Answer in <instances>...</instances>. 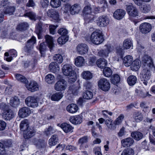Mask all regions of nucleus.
Wrapping results in <instances>:
<instances>
[{
	"label": "nucleus",
	"mask_w": 155,
	"mask_h": 155,
	"mask_svg": "<svg viewBox=\"0 0 155 155\" xmlns=\"http://www.w3.org/2000/svg\"><path fill=\"white\" fill-rule=\"evenodd\" d=\"M25 16L29 17L32 20H35L37 19V17L35 14L32 12H29L24 15Z\"/></svg>",
	"instance_id": "obj_58"
},
{
	"label": "nucleus",
	"mask_w": 155,
	"mask_h": 155,
	"mask_svg": "<svg viewBox=\"0 0 155 155\" xmlns=\"http://www.w3.org/2000/svg\"><path fill=\"white\" fill-rule=\"evenodd\" d=\"M20 103V100L16 96L12 97L10 100V104L13 107H17L19 104Z\"/></svg>",
	"instance_id": "obj_30"
},
{
	"label": "nucleus",
	"mask_w": 155,
	"mask_h": 155,
	"mask_svg": "<svg viewBox=\"0 0 155 155\" xmlns=\"http://www.w3.org/2000/svg\"><path fill=\"white\" fill-rule=\"evenodd\" d=\"M123 46L124 49H128L132 48L133 46L132 41L130 39H125L123 42Z\"/></svg>",
	"instance_id": "obj_29"
},
{
	"label": "nucleus",
	"mask_w": 155,
	"mask_h": 155,
	"mask_svg": "<svg viewBox=\"0 0 155 155\" xmlns=\"http://www.w3.org/2000/svg\"><path fill=\"white\" fill-rule=\"evenodd\" d=\"M97 3L99 4H100L102 5L103 7H101L102 11H104V8H105L107 6V2L106 0H98Z\"/></svg>",
	"instance_id": "obj_64"
},
{
	"label": "nucleus",
	"mask_w": 155,
	"mask_h": 155,
	"mask_svg": "<svg viewBox=\"0 0 155 155\" xmlns=\"http://www.w3.org/2000/svg\"><path fill=\"white\" fill-rule=\"evenodd\" d=\"M47 24H43L41 23H39L36 25L35 32L37 35L39 39L41 38V33L43 31L46 29L48 28Z\"/></svg>",
	"instance_id": "obj_15"
},
{
	"label": "nucleus",
	"mask_w": 155,
	"mask_h": 155,
	"mask_svg": "<svg viewBox=\"0 0 155 155\" xmlns=\"http://www.w3.org/2000/svg\"><path fill=\"white\" fill-rule=\"evenodd\" d=\"M36 38L32 36L31 38L27 42L26 44V51L28 52H30L33 49L34 45L36 43Z\"/></svg>",
	"instance_id": "obj_16"
},
{
	"label": "nucleus",
	"mask_w": 155,
	"mask_h": 155,
	"mask_svg": "<svg viewBox=\"0 0 155 155\" xmlns=\"http://www.w3.org/2000/svg\"><path fill=\"white\" fill-rule=\"evenodd\" d=\"M58 126L60 127L65 133H68L73 132L74 127L70 124L67 123L58 124Z\"/></svg>",
	"instance_id": "obj_18"
},
{
	"label": "nucleus",
	"mask_w": 155,
	"mask_h": 155,
	"mask_svg": "<svg viewBox=\"0 0 155 155\" xmlns=\"http://www.w3.org/2000/svg\"><path fill=\"white\" fill-rule=\"evenodd\" d=\"M82 12L84 15L92 13V8L91 5L88 4L86 5L83 8Z\"/></svg>",
	"instance_id": "obj_46"
},
{
	"label": "nucleus",
	"mask_w": 155,
	"mask_h": 155,
	"mask_svg": "<svg viewBox=\"0 0 155 155\" xmlns=\"http://www.w3.org/2000/svg\"><path fill=\"white\" fill-rule=\"evenodd\" d=\"M47 15L56 21L59 20V15L57 11L53 9H49L47 12Z\"/></svg>",
	"instance_id": "obj_23"
},
{
	"label": "nucleus",
	"mask_w": 155,
	"mask_h": 155,
	"mask_svg": "<svg viewBox=\"0 0 155 155\" xmlns=\"http://www.w3.org/2000/svg\"><path fill=\"white\" fill-rule=\"evenodd\" d=\"M81 7L79 4H75L71 6L70 13L71 15L78 14L81 10Z\"/></svg>",
	"instance_id": "obj_24"
},
{
	"label": "nucleus",
	"mask_w": 155,
	"mask_h": 155,
	"mask_svg": "<svg viewBox=\"0 0 155 155\" xmlns=\"http://www.w3.org/2000/svg\"><path fill=\"white\" fill-rule=\"evenodd\" d=\"M126 10L130 16V19L133 21L135 25L138 23L137 20L134 21L133 18H136L139 16V12L137 8L134 7L133 5L131 3H129L128 5H126Z\"/></svg>",
	"instance_id": "obj_3"
},
{
	"label": "nucleus",
	"mask_w": 155,
	"mask_h": 155,
	"mask_svg": "<svg viewBox=\"0 0 155 155\" xmlns=\"http://www.w3.org/2000/svg\"><path fill=\"white\" fill-rule=\"evenodd\" d=\"M150 69H151L143 67V70L140 74V77L141 81L146 86L147 84V81L149 80L151 77Z\"/></svg>",
	"instance_id": "obj_6"
},
{
	"label": "nucleus",
	"mask_w": 155,
	"mask_h": 155,
	"mask_svg": "<svg viewBox=\"0 0 155 155\" xmlns=\"http://www.w3.org/2000/svg\"><path fill=\"white\" fill-rule=\"evenodd\" d=\"M93 96V94L92 92L87 91L84 93L83 97L84 98L88 100L91 99Z\"/></svg>",
	"instance_id": "obj_55"
},
{
	"label": "nucleus",
	"mask_w": 155,
	"mask_h": 155,
	"mask_svg": "<svg viewBox=\"0 0 155 155\" xmlns=\"http://www.w3.org/2000/svg\"><path fill=\"white\" fill-rule=\"evenodd\" d=\"M68 36H62L58 38V42L60 45H63L68 41Z\"/></svg>",
	"instance_id": "obj_52"
},
{
	"label": "nucleus",
	"mask_w": 155,
	"mask_h": 155,
	"mask_svg": "<svg viewBox=\"0 0 155 155\" xmlns=\"http://www.w3.org/2000/svg\"><path fill=\"white\" fill-rule=\"evenodd\" d=\"M46 47V46L44 43H41L40 44L39 48V49L41 55L43 54V56L44 55Z\"/></svg>",
	"instance_id": "obj_61"
},
{
	"label": "nucleus",
	"mask_w": 155,
	"mask_h": 155,
	"mask_svg": "<svg viewBox=\"0 0 155 155\" xmlns=\"http://www.w3.org/2000/svg\"><path fill=\"white\" fill-rule=\"evenodd\" d=\"M56 131V130L53 127L49 126L48 129H46L45 133L46 135L48 136L53 134Z\"/></svg>",
	"instance_id": "obj_59"
},
{
	"label": "nucleus",
	"mask_w": 155,
	"mask_h": 155,
	"mask_svg": "<svg viewBox=\"0 0 155 155\" xmlns=\"http://www.w3.org/2000/svg\"><path fill=\"white\" fill-rule=\"evenodd\" d=\"M85 59L81 56H78L75 59L74 63L76 66L81 67L83 66L85 64Z\"/></svg>",
	"instance_id": "obj_26"
},
{
	"label": "nucleus",
	"mask_w": 155,
	"mask_h": 155,
	"mask_svg": "<svg viewBox=\"0 0 155 155\" xmlns=\"http://www.w3.org/2000/svg\"><path fill=\"white\" fill-rule=\"evenodd\" d=\"M31 113L30 109L28 107H24L20 109L18 111V115L21 118L28 116Z\"/></svg>",
	"instance_id": "obj_19"
},
{
	"label": "nucleus",
	"mask_w": 155,
	"mask_h": 155,
	"mask_svg": "<svg viewBox=\"0 0 155 155\" xmlns=\"http://www.w3.org/2000/svg\"><path fill=\"white\" fill-rule=\"evenodd\" d=\"M123 114L120 115L114 121V124L116 125H119L121 124L124 118Z\"/></svg>",
	"instance_id": "obj_50"
},
{
	"label": "nucleus",
	"mask_w": 155,
	"mask_h": 155,
	"mask_svg": "<svg viewBox=\"0 0 155 155\" xmlns=\"http://www.w3.org/2000/svg\"><path fill=\"white\" fill-rule=\"evenodd\" d=\"M120 80V76L117 74L113 75L111 78V82L114 84H116L119 83Z\"/></svg>",
	"instance_id": "obj_49"
},
{
	"label": "nucleus",
	"mask_w": 155,
	"mask_h": 155,
	"mask_svg": "<svg viewBox=\"0 0 155 155\" xmlns=\"http://www.w3.org/2000/svg\"><path fill=\"white\" fill-rule=\"evenodd\" d=\"M142 62L143 68L151 69L153 71H155V67L154 65L153 59L150 56L145 55L143 57Z\"/></svg>",
	"instance_id": "obj_8"
},
{
	"label": "nucleus",
	"mask_w": 155,
	"mask_h": 155,
	"mask_svg": "<svg viewBox=\"0 0 155 155\" xmlns=\"http://www.w3.org/2000/svg\"><path fill=\"white\" fill-rule=\"evenodd\" d=\"M109 23V20L107 16L102 15L100 16L97 20V25L101 27H105L107 26Z\"/></svg>",
	"instance_id": "obj_13"
},
{
	"label": "nucleus",
	"mask_w": 155,
	"mask_h": 155,
	"mask_svg": "<svg viewBox=\"0 0 155 155\" xmlns=\"http://www.w3.org/2000/svg\"><path fill=\"white\" fill-rule=\"evenodd\" d=\"M28 25L27 22H23L18 25L16 29L19 31H22L26 30L28 27Z\"/></svg>",
	"instance_id": "obj_48"
},
{
	"label": "nucleus",
	"mask_w": 155,
	"mask_h": 155,
	"mask_svg": "<svg viewBox=\"0 0 155 155\" xmlns=\"http://www.w3.org/2000/svg\"><path fill=\"white\" fill-rule=\"evenodd\" d=\"M90 39L92 42L96 45L101 44L104 41L103 36L100 31H94L91 35Z\"/></svg>",
	"instance_id": "obj_5"
},
{
	"label": "nucleus",
	"mask_w": 155,
	"mask_h": 155,
	"mask_svg": "<svg viewBox=\"0 0 155 155\" xmlns=\"http://www.w3.org/2000/svg\"><path fill=\"white\" fill-rule=\"evenodd\" d=\"M78 109V106L74 104H71L67 106L66 109L69 113L74 114L76 112Z\"/></svg>",
	"instance_id": "obj_25"
},
{
	"label": "nucleus",
	"mask_w": 155,
	"mask_h": 155,
	"mask_svg": "<svg viewBox=\"0 0 155 155\" xmlns=\"http://www.w3.org/2000/svg\"><path fill=\"white\" fill-rule=\"evenodd\" d=\"M3 108L1 110V115L2 118L5 120H9L13 119L15 116V113L9 108V106L5 103L2 104Z\"/></svg>",
	"instance_id": "obj_2"
},
{
	"label": "nucleus",
	"mask_w": 155,
	"mask_h": 155,
	"mask_svg": "<svg viewBox=\"0 0 155 155\" xmlns=\"http://www.w3.org/2000/svg\"><path fill=\"white\" fill-rule=\"evenodd\" d=\"M62 72L64 75L68 77L69 83H71L76 81V73L73 70L71 65L68 64L64 65L62 68Z\"/></svg>",
	"instance_id": "obj_1"
},
{
	"label": "nucleus",
	"mask_w": 155,
	"mask_h": 155,
	"mask_svg": "<svg viewBox=\"0 0 155 155\" xmlns=\"http://www.w3.org/2000/svg\"><path fill=\"white\" fill-rule=\"evenodd\" d=\"M70 121L73 124H79L82 122V117L81 115L71 116L70 118Z\"/></svg>",
	"instance_id": "obj_22"
},
{
	"label": "nucleus",
	"mask_w": 155,
	"mask_h": 155,
	"mask_svg": "<svg viewBox=\"0 0 155 155\" xmlns=\"http://www.w3.org/2000/svg\"><path fill=\"white\" fill-rule=\"evenodd\" d=\"M98 84L99 87L104 91H108L110 87L109 82L105 78L101 79L98 82Z\"/></svg>",
	"instance_id": "obj_11"
},
{
	"label": "nucleus",
	"mask_w": 155,
	"mask_h": 155,
	"mask_svg": "<svg viewBox=\"0 0 155 155\" xmlns=\"http://www.w3.org/2000/svg\"><path fill=\"white\" fill-rule=\"evenodd\" d=\"M88 137L87 136H84L79 139V142L81 144L80 146V148H82L83 144L87 143V142Z\"/></svg>",
	"instance_id": "obj_63"
},
{
	"label": "nucleus",
	"mask_w": 155,
	"mask_h": 155,
	"mask_svg": "<svg viewBox=\"0 0 155 155\" xmlns=\"http://www.w3.org/2000/svg\"><path fill=\"white\" fill-rule=\"evenodd\" d=\"M152 26L149 23L144 22L140 25L139 30L142 33L146 34L150 31Z\"/></svg>",
	"instance_id": "obj_14"
},
{
	"label": "nucleus",
	"mask_w": 155,
	"mask_h": 155,
	"mask_svg": "<svg viewBox=\"0 0 155 155\" xmlns=\"http://www.w3.org/2000/svg\"><path fill=\"white\" fill-rule=\"evenodd\" d=\"M67 83L64 79H61L57 81L55 84L54 88L57 91H62L66 89Z\"/></svg>",
	"instance_id": "obj_10"
},
{
	"label": "nucleus",
	"mask_w": 155,
	"mask_h": 155,
	"mask_svg": "<svg viewBox=\"0 0 155 155\" xmlns=\"http://www.w3.org/2000/svg\"><path fill=\"white\" fill-rule=\"evenodd\" d=\"M81 76L83 79L86 80H89L93 78L92 74L88 71H83L81 74Z\"/></svg>",
	"instance_id": "obj_31"
},
{
	"label": "nucleus",
	"mask_w": 155,
	"mask_h": 155,
	"mask_svg": "<svg viewBox=\"0 0 155 155\" xmlns=\"http://www.w3.org/2000/svg\"><path fill=\"white\" fill-rule=\"evenodd\" d=\"M58 33L62 36H67V35L68 33V31L65 28H62L58 30Z\"/></svg>",
	"instance_id": "obj_62"
},
{
	"label": "nucleus",
	"mask_w": 155,
	"mask_h": 155,
	"mask_svg": "<svg viewBox=\"0 0 155 155\" xmlns=\"http://www.w3.org/2000/svg\"><path fill=\"white\" fill-rule=\"evenodd\" d=\"M97 66L101 68H103L107 65V61L104 59L100 58L96 62Z\"/></svg>",
	"instance_id": "obj_34"
},
{
	"label": "nucleus",
	"mask_w": 155,
	"mask_h": 155,
	"mask_svg": "<svg viewBox=\"0 0 155 155\" xmlns=\"http://www.w3.org/2000/svg\"><path fill=\"white\" fill-rule=\"evenodd\" d=\"M58 140L57 136L53 135L49 140L48 143L51 146H54L57 144Z\"/></svg>",
	"instance_id": "obj_37"
},
{
	"label": "nucleus",
	"mask_w": 155,
	"mask_h": 155,
	"mask_svg": "<svg viewBox=\"0 0 155 155\" xmlns=\"http://www.w3.org/2000/svg\"><path fill=\"white\" fill-rule=\"evenodd\" d=\"M140 9L142 12L146 13L150 12L151 9V7L149 5L145 4L140 7Z\"/></svg>",
	"instance_id": "obj_44"
},
{
	"label": "nucleus",
	"mask_w": 155,
	"mask_h": 155,
	"mask_svg": "<svg viewBox=\"0 0 155 155\" xmlns=\"http://www.w3.org/2000/svg\"><path fill=\"white\" fill-rule=\"evenodd\" d=\"M40 97L36 96H30L28 97L25 100V103L28 106L35 108L38 106V103Z\"/></svg>",
	"instance_id": "obj_7"
},
{
	"label": "nucleus",
	"mask_w": 155,
	"mask_h": 155,
	"mask_svg": "<svg viewBox=\"0 0 155 155\" xmlns=\"http://www.w3.org/2000/svg\"><path fill=\"white\" fill-rule=\"evenodd\" d=\"M134 118L136 121L139 122L142 120L143 116L140 112H136L134 114Z\"/></svg>",
	"instance_id": "obj_60"
},
{
	"label": "nucleus",
	"mask_w": 155,
	"mask_h": 155,
	"mask_svg": "<svg viewBox=\"0 0 155 155\" xmlns=\"http://www.w3.org/2000/svg\"><path fill=\"white\" fill-rule=\"evenodd\" d=\"M134 140L130 137L121 140L122 145L124 147H128L130 146L133 143Z\"/></svg>",
	"instance_id": "obj_28"
},
{
	"label": "nucleus",
	"mask_w": 155,
	"mask_h": 155,
	"mask_svg": "<svg viewBox=\"0 0 155 155\" xmlns=\"http://www.w3.org/2000/svg\"><path fill=\"white\" fill-rule=\"evenodd\" d=\"M10 0H5L0 1L1 5L4 7L3 10L5 14L9 15L13 14L15 10V8L12 5Z\"/></svg>",
	"instance_id": "obj_4"
},
{
	"label": "nucleus",
	"mask_w": 155,
	"mask_h": 155,
	"mask_svg": "<svg viewBox=\"0 0 155 155\" xmlns=\"http://www.w3.org/2000/svg\"><path fill=\"white\" fill-rule=\"evenodd\" d=\"M126 14L125 10L119 9L116 10L113 14L114 18L118 20H120L122 19Z\"/></svg>",
	"instance_id": "obj_21"
},
{
	"label": "nucleus",
	"mask_w": 155,
	"mask_h": 155,
	"mask_svg": "<svg viewBox=\"0 0 155 155\" xmlns=\"http://www.w3.org/2000/svg\"><path fill=\"white\" fill-rule=\"evenodd\" d=\"M105 124L110 130H114L116 129V125L114 124V122L113 123V120L111 119L106 120Z\"/></svg>",
	"instance_id": "obj_42"
},
{
	"label": "nucleus",
	"mask_w": 155,
	"mask_h": 155,
	"mask_svg": "<svg viewBox=\"0 0 155 155\" xmlns=\"http://www.w3.org/2000/svg\"><path fill=\"white\" fill-rule=\"evenodd\" d=\"M46 42L48 45L49 48L50 49L52 48L54 46L53 38L52 37L49 35H46L45 36Z\"/></svg>",
	"instance_id": "obj_36"
},
{
	"label": "nucleus",
	"mask_w": 155,
	"mask_h": 155,
	"mask_svg": "<svg viewBox=\"0 0 155 155\" xmlns=\"http://www.w3.org/2000/svg\"><path fill=\"white\" fill-rule=\"evenodd\" d=\"M35 133V129L32 127H30L24 132L23 137L25 139H29L33 136Z\"/></svg>",
	"instance_id": "obj_17"
},
{
	"label": "nucleus",
	"mask_w": 155,
	"mask_h": 155,
	"mask_svg": "<svg viewBox=\"0 0 155 155\" xmlns=\"http://www.w3.org/2000/svg\"><path fill=\"white\" fill-rule=\"evenodd\" d=\"M131 137L135 140H139L142 138L143 137L142 134L138 131L132 132L131 134Z\"/></svg>",
	"instance_id": "obj_41"
},
{
	"label": "nucleus",
	"mask_w": 155,
	"mask_h": 155,
	"mask_svg": "<svg viewBox=\"0 0 155 155\" xmlns=\"http://www.w3.org/2000/svg\"><path fill=\"white\" fill-rule=\"evenodd\" d=\"M84 88L86 90H91L93 87L92 83L91 82L87 81L83 84Z\"/></svg>",
	"instance_id": "obj_54"
},
{
	"label": "nucleus",
	"mask_w": 155,
	"mask_h": 155,
	"mask_svg": "<svg viewBox=\"0 0 155 155\" xmlns=\"http://www.w3.org/2000/svg\"><path fill=\"white\" fill-rule=\"evenodd\" d=\"M50 4L53 8H56L60 6L61 2L60 0H51Z\"/></svg>",
	"instance_id": "obj_51"
},
{
	"label": "nucleus",
	"mask_w": 155,
	"mask_h": 155,
	"mask_svg": "<svg viewBox=\"0 0 155 155\" xmlns=\"http://www.w3.org/2000/svg\"><path fill=\"white\" fill-rule=\"evenodd\" d=\"M133 61L132 57L130 55H127L124 58L123 63L125 66L127 67L129 66L132 64Z\"/></svg>",
	"instance_id": "obj_35"
},
{
	"label": "nucleus",
	"mask_w": 155,
	"mask_h": 155,
	"mask_svg": "<svg viewBox=\"0 0 155 155\" xmlns=\"http://www.w3.org/2000/svg\"><path fill=\"white\" fill-rule=\"evenodd\" d=\"M115 49L116 56L115 57H113V58L114 60L118 61L119 58L122 54L123 49L122 48L121 46H118L116 47Z\"/></svg>",
	"instance_id": "obj_33"
},
{
	"label": "nucleus",
	"mask_w": 155,
	"mask_h": 155,
	"mask_svg": "<svg viewBox=\"0 0 155 155\" xmlns=\"http://www.w3.org/2000/svg\"><path fill=\"white\" fill-rule=\"evenodd\" d=\"M141 62L140 60L137 59L132 62L130 68L131 70L134 71L138 70L140 67Z\"/></svg>",
	"instance_id": "obj_27"
},
{
	"label": "nucleus",
	"mask_w": 155,
	"mask_h": 155,
	"mask_svg": "<svg viewBox=\"0 0 155 155\" xmlns=\"http://www.w3.org/2000/svg\"><path fill=\"white\" fill-rule=\"evenodd\" d=\"M49 67L50 71L53 73L58 71L60 70L58 65L55 62H51L50 64Z\"/></svg>",
	"instance_id": "obj_32"
},
{
	"label": "nucleus",
	"mask_w": 155,
	"mask_h": 155,
	"mask_svg": "<svg viewBox=\"0 0 155 155\" xmlns=\"http://www.w3.org/2000/svg\"><path fill=\"white\" fill-rule=\"evenodd\" d=\"M137 78L135 76L130 75L127 78V82L128 84L130 86L134 85L137 81Z\"/></svg>",
	"instance_id": "obj_45"
},
{
	"label": "nucleus",
	"mask_w": 155,
	"mask_h": 155,
	"mask_svg": "<svg viewBox=\"0 0 155 155\" xmlns=\"http://www.w3.org/2000/svg\"><path fill=\"white\" fill-rule=\"evenodd\" d=\"M20 130L24 132L28 128L30 127H29L28 126V120L25 119L22 121L20 124Z\"/></svg>",
	"instance_id": "obj_38"
},
{
	"label": "nucleus",
	"mask_w": 155,
	"mask_h": 155,
	"mask_svg": "<svg viewBox=\"0 0 155 155\" xmlns=\"http://www.w3.org/2000/svg\"><path fill=\"white\" fill-rule=\"evenodd\" d=\"M53 60L57 62L58 63H61L63 60V58L62 56L59 54H56L54 55L53 57Z\"/></svg>",
	"instance_id": "obj_53"
},
{
	"label": "nucleus",
	"mask_w": 155,
	"mask_h": 155,
	"mask_svg": "<svg viewBox=\"0 0 155 155\" xmlns=\"http://www.w3.org/2000/svg\"><path fill=\"white\" fill-rule=\"evenodd\" d=\"M63 96L62 93L57 92L51 96V99L53 101H58L61 99Z\"/></svg>",
	"instance_id": "obj_40"
},
{
	"label": "nucleus",
	"mask_w": 155,
	"mask_h": 155,
	"mask_svg": "<svg viewBox=\"0 0 155 155\" xmlns=\"http://www.w3.org/2000/svg\"><path fill=\"white\" fill-rule=\"evenodd\" d=\"M134 150L130 148L124 150L122 153L121 155H134Z\"/></svg>",
	"instance_id": "obj_57"
},
{
	"label": "nucleus",
	"mask_w": 155,
	"mask_h": 155,
	"mask_svg": "<svg viewBox=\"0 0 155 155\" xmlns=\"http://www.w3.org/2000/svg\"><path fill=\"white\" fill-rule=\"evenodd\" d=\"M104 75L106 77H110L112 74V72L111 69L109 67L104 68L103 71Z\"/></svg>",
	"instance_id": "obj_47"
},
{
	"label": "nucleus",
	"mask_w": 155,
	"mask_h": 155,
	"mask_svg": "<svg viewBox=\"0 0 155 155\" xmlns=\"http://www.w3.org/2000/svg\"><path fill=\"white\" fill-rule=\"evenodd\" d=\"M88 47L85 44L81 43L78 45L76 47L77 52L79 54L84 55L87 54L88 51Z\"/></svg>",
	"instance_id": "obj_12"
},
{
	"label": "nucleus",
	"mask_w": 155,
	"mask_h": 155,
	"mask_svg": "<svg viewBox=\"0 0 155 155\" xmlns=\"http://www.w3.org/2000/svg\"><path fill=\"white\" fill-rule=\"evenodd\" d=\"M94 16L92 13L85 15L84 20L86 23H89L93 21L94 20Z\"/></svg>",
	"instance_id": "obj_43"
},
{
	"label": "nucleus",
	"mask_w": 155,
	"mask_h": 155,
	"mask_svg": "<svg viewBox=\"0 0 155 155\" xmlns=\"http://www.w3.org/2000/svg\"><path fill=\"white\" fill-rule=\"evenodd\" d=\"M46 81L48 84H52L54 83L55 78L51 74L47 75L45 78Z\"/></svg>",
	"instance_id": "obj_39"
},
{
	"label": "nucleus",
	"mask_w": 155,
	"mask_h": 155,
	"mask_svg": "<svg viewBox=\"0 0 155 155\" xmlns=\"http://www.w3.org/2000/svg\"><path fill=\"white\" fill-rule=\"evenodd\" d=\"M26 87L29 91L33 92L39 90V86L35 81H31L28 84L26 85Z\"/></svg>",
	"instance_id": "obj_20"
},
{
	"label": "nucleus",
	"mask_w": 155,
	"mask_h": 155,
	"mask_svg": "<svg viewBox=\"0 0 155 155\" xmlns=\"http://www.w3.org/2000/svg\"><path fill=\"white\" fill-rule=\"evenodd\" d=\"M15 77L17 79L21 82L24 83H26L28 82L27 79L25 77L21 75L17 74L15 75Z\"/></svg>",
	"instance_id": "obj_56"
},
{
	"label": "nucleus",
	"mask_w": 155,
	"mask_h": 155,
	"mask_svg": "<svg viewBox=\"0 0 155 155\" xmlns=\"http://www.w3.org/2000/svg\"><path fill=\"white\" fill-rule=\"evenodd\" d=\"M114 50V47L110 45H105L104 48L98 52V55L100 56L107 58L109 54L112 52Z\"/></svg>",
	"instance_id": "obj_9"
}]
</instances>
